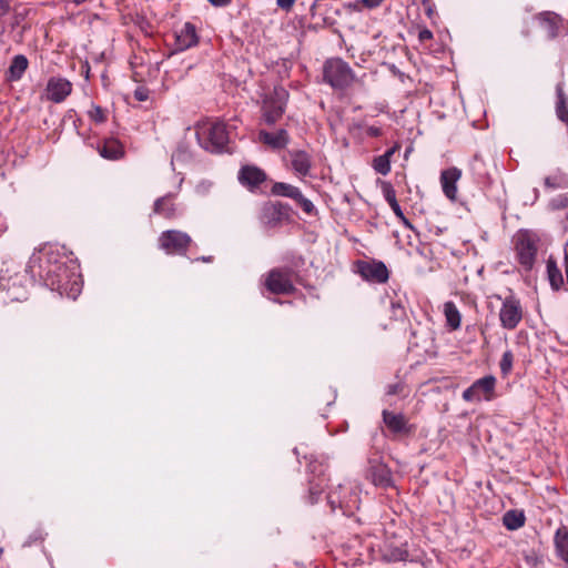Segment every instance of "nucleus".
<instances>
[{"mask_svg":"<svg viewBox=\"0 0 568 568\" xmlns=\"http://www.w3.org/2000/svg\"><path fill=\"white\" fill-rule=\"evenodd\" d=\"M292 271L288 268H273L264 280L266 290L275 295L293 294L296 288L292 282Z\"/></svg>","mask_w":568,"mask_h":568,"instance_id":"obj_8","label":"nucleus"},{"mask_svg":"<svg viewBox=\"0 0 568 568\" xmlns=\"http://www.w3.org/2000/svg\"><path fill=\"white\" fill-rule=\"evenodd\" d=\"M418 39L420 42H425L433 39V32L428 30L427 28H424L419 30L418 32Z\"/></svg>","mask_w":568,"mask_h":568,"instance_id":"obj_46","label":"nucleus"},{"mask_svg":"<svg viewBox=\"0 0 568 568\" xmlns=\"http://www.w3.org/2000/svg\"><path fill=\"white\" fill-rule=\"evenodd\" d=\"M355 272L367 282L384 284L389 278V271L386 264L382 261L358 260L354 263Z\"/></svg>","mask_w":568,"mask_h":568,"instance_id":"obj_10","label":"nucleus"},{"mask_svg":"<svg viewBox=\"0 0 568 568\" xmlns=\"http://www.w3.org/2000/svg\"><path fill=\"white\" fill-rule=\"evenodd\" d=\"M398 150L399 145L395 144L393 148L388 149L384 154L376 156L373 160L374 170L382 175H387L390 172V158Z\"/></svg>","mask_w":568,"mask_h":568,"instance_id":"obj_26","label":"nucleus"},{"mask_svg":"<svg viewBox=\"0 0 568 568\" xmlns=\"http://www.w3.org/2000/svg\"><path fill=\"white\" fill-rule=\"evenodd\" d=\"M212 6L214 7H225L227 6L232 0H207Z\"/></svg>","mask_w":568,"mask_h":568,"instance_id":"obj_50","label":"nucleus"},{"mask_svg":"<svg viewBox=\"0 0 568 568\" xmlns=\"http://www.w3.org/2000/svg\"><path fill=\"white\" fill-rule=\"evenodd\" d=\"M503 523L506 528L509 530H516L524 526L525 524V516L523 513H518L516 510H509L507 511L503 517Z\"/></svg>","mask_w":568,"mask_h":568,"instance_id":"obj_33","label":"nucleus"},{"mask_svg":"<svg viewBox=\"0 0 568 568\" xmlns=\"http://www.w3.org/2000/svg\"><path fill=\"white\" fill-rule=\"evenodd\" d=\"M474 386L476 387L479 396L481 394L487 400H490L494 396L495 387H496V378L493 375L484 376L477 381H475Z\"/></svg>","mask_w":568,"mask_h":568,"instance_id":"obj_28","label":"nucleus"},{"mask_svg":"<svg viewBox=\"0 0 568 568\" xmlns=\"http://www.w3.org/2000/svg\"><path fill=\"white\" fill-rule=\"evenodd\" d=\"M470 170L476 175L478 182H485L488 180V172L485 168V162L480 158L474 156L470 162Z\"/></svg>","mask_w":568,"mask_h":568,"instance_id":"obj_34","label":"nucleus"},{"mask_svg":"<svg viewBox=\"0 0 568 568\" xmlns=\"http://www.w3.org/2000/svg\"><path fill=\"white\" fill-rule=\"evenodd\" d=\"M383 422L388 430L394 435H408L412 433V426L404 414H395L387 409L382 413Z\"/></svg>","mask_w":568,"mask_h":568,"instance_id":"obj_14","label":"nucleus"},{"mask_svg":"<svg viewBox=\"0 0 568 568\" xmlns=\"http://www.w3.org/2000/svg\"><path fill=\"white\" fill-rule=\"evenodd\" d=\"M514 243L518 263L524 267L525 271H531L535 265L538 252L536 236L528 231H520L515 236Z\"/></svg>","mask_w":568,"mask_h":568,"instance_id":"obj_4","label":"nucleus"},{"mask_svg":"<svg viewBox=\"0 0 568 568\" xmlns=\"http://www.w3.org/2000/svg\"><path fill=\"white\" fill-rule=\"evenodd\" d=\"M295 1L296 0H276V4L285 12H290L294 7Z\"/></svg>","mask_w":568,"mask_h":568,"instance_id":"obj_41","label":"nucleus"},{"mask_svg":"<svg viewBox=\"0 0 568 568\" xmlns=\"http://www.w3.org/2000/svg\"><path fill=\"white\" fill-rule=\"evenodd\" d=\"M557 103L556 114L558 119L568 126V98L564 92L562 83L556 85Z\"/></svg>","mask_w":568,"mask_h":568,"instance_id":"obj_27","label":"nucleus"},{"mask_svg":"<svg viewBox=\"0 0 568 568\" xmlns=\"http://www.w3.org/2000/svg\"><path fill=\"white\" fill-rule=\"evenodd\" d=\"M462 176V171L458 168H449L440 173V183L444 194L452 201L456 200L457 186L456 183Z\"/></svg>","mask_w":568,"mask_h":568,"instance_id":"obj_16","label":"nucleus"},{"mask_svg":"<svg viewBox=\"0 0 568 568\" xmlns=\"http://www.w3.org/2000/svg\"><path fill=\"white\" fill-rule=\"evenodd\" d=\"M408 550L402 547H388L382 555V560L385 562L406 561L408 559Z\"/></svg>","mask_w":568,"mask_h":568,"instance_id":"obj_31","label":"nucleus"},{"mask_svg":"<svg viewBox=\"0 0 568 568\" xmlns=\"http://www.w3.org/2000/svg\"><path fill=\"white\" fill-rule=\"evenodd\" d=\"M288 154L294 172L301 176L310 175L312 169V156L303 150H292Z\"/></svg>","mask_w":568,"mask_h":568,"instance_id":"obj_18","label":"nucleus"},{"mask_svg":"<svg viewBox=\"0 0 568 568\" xmlns=\"http://www.w3.org/2000/svg\"><path fill=\"white\" fill-rule=\"evenodd\" d=\"M7 229H8V225H7L6 221L2 217H0V235L3 234L7 231Z\"/></svg>","mask_w":568,"mask_h":568,"instance_id":"obj_51","label":"nucleus"},{"mask_svg":"<svg viewBox=\"0 0 568 568\" xmlns=\"http://www.w3.org/2000/svg\"><path fill=\"white\" fill-rule=\"evenodd\" d=\"M134 98L141 102L146 101L149 99V91L144 88H138L134 91Z\"/></svg>","mask_w":568,"mask_h":568,"instance_id":"obj_43","label":"nucleus"},{"mask_svg":"<svg viewBox=\"0 0 568 568\" xmlns=\"http://www.w3.org/2000/svg\"><path fill=\"white\" fill-rule=\"evenodd\" d=\"M547 274L550 285L554 290H559L564 284L561 271L558 268L556 261L551 257L547 261Z\"/></svg>","mask_w":568,"mask_h":568,"instance_id":"obj_32","label":"nucleus"},{"mask_svg":"<svg viewBox=\"0 0 568 568\" xmlns=\"http://www.w3.org/2000/svg\"><path fill=\"white\" fill-rule=\"evenodd\" d=\"M30 11L31 10L29 8H27L22 4L16 6L13 8V16H12V20L10 23L11 29L19 27L27 19Z\"/></svg>","mask_w":568,"mask_h":568,"instance_id":"obj_37","label":"nucleus"},{"mask_svg":"<svg viewBox=\"0 0 568 568\" xmlns=\"http://www.w3.org/2000/svg\"><path fill=\"white\" fill-rule=\"evenodd\" d=\"M324 487V478H320L318 480H310L308 500L311 504H315L318 500V497L323 493Z\"/></svg>","mask_w":568,"mask_h":568,"instance_id":"obj_35","label":"nucleus"},{"mask_svg":"<svg viewBox=\"0 0 568 568\" xmlns=\"http://www.w3.org/2000/svg\"><path fill=\"white\" fill-rule=\"evenodd\" d=\"M367 477L376 486L386 488L393 485L392 471L383 463H371Z\"/></svg>","mask_w":568,"mask_h":568,"instance_id":"obj_17","label":"nucleus"},{"mask_svg":"<svg viewBox=\"0 0 568 568\" xmlns=\"http://www.w3.org/2000/svg\"><path fill=\"white\" fill-rule=\"evenodd\" d=\"M555 550L557 556L568 564V529L558 528L554 537Z\"/></svg>","mask_w":568,"mask_h":568,"instance_id":"obj_25","label":"nucleus"},{"mask_svg":"<svg viewBox=\"0 0 568 568\" xmlns=\"http://www.w3.org/2000/svg\"><path fill=\"white\" fill-rule=\"evenodd\" d=\"M44 538L42 536V534L39 531L34 535V540H39V541H42Z\"/></svg>","mask_w":568,"mask_h":568,"instance_id":"obj_53","label":"nucleus"},{"mask_svg":"<svg viewBox=\"0 0 568 568\" xmlns=\"http://www.w3.org/2000/svg\"><path fill=\"white\" fill-rule=\"evenodd\" d=\"M99 154L106 160H119L124 155V148L116 139H105L102 144L98 145Z\"/></svg>","mask_w":568,"mask_h":568,"instance_id":"obj_21","label":"nucleus"},{"mask_svg":"<svg viewBox=\"0 0 568 568\" xmlns=\"http://www.w3.org/2000/svg\"><path fill=\"white\" fill-rule=\"evenodd\" d=\"M47 266L40 265V277L44 284L51 290L59 292L60 295L75 298L81 292L80 275L71 272L64 263L54 261L47 255Z\"/></svg>","mask_w":568,"mask_h":568,"instance_id":"obj_1","label":"nucleus"},{"mask_svg":"<svg viewBox=\"0 0 568 568\" xmlns=\"http://www.w3.org/2000/svg\"><path fill=\"white\" fill-rule=\"evenodd\" d=\"M326 465L315 458L314 456H310L308 463H307V469L311 474H313L318 480L320 478H324Z\"/></svg>","mask_w":568,"mask_h":568,"instance_id":"obj_36","label":"nucleus"},{"mask_svg":"<svg viewBox=\"0 0 568 568\" xmlns=\"http://www.w3.org/2000/svg\"><path fill=\"white\" fill-rule=\"evenodd\" d=\"M349 10L361 12L364 8V4L361 3V0H356L349 4L346 6Z\"/></svg>","mask_w":568,"mask_h":568,"instance_id":"obj_48","label":"nucleus"},{"mask_svg":"<svg viewBox=\"0 0 568 568\" xmlns=\"http://www.w3.org/2000/svg\"><path fill=\"white\" fill-rule=\"evenodd\" d=\"M463 399L466 402L480 400V396L474 384L463 392Z\"/></svg>","mask_w":568,"mask_h":568,"instance_id":"obj_40","label":"nucleus"},{"mask_svg":"<svg viewBox=\"0 0 568 568\" xmlns=\"http://www.w3.org/2000/svg\"><path fill=\"white\" fill-rule=\"evenodd\" d=\"M91 121L95 123H104L106 121L105 110L97 104H92L91 110L88 112Z\"/></svg>","mask_w":568,"mask_h":568,"instance_id":"obj_39","label":"nucleus"},{"mask_svg":"<svg viewBox=\"0 0 568 568\" xmlns=\"http://www.w3.org/2000/svg\"><path fill=\"white\" fill-rule=\"evenodd\" d=\"M73 85L65 78L51 77L45 85L47 100L53 103H62L72 92Z\"/></svg>","mask_w":568,"mask_h":568,"instance_id":"obj_13","label":"nucleus"},{"mask_svg":"<svg viewBox=\"0 0 568 568\" xmlns=\"http://www.w3.org/2000/svg\"><path fill=\"white\" fill-rule=\"evenodd\" d=\"M28 67L29 61L24 54L14 55L6 73L7 81L17 82L21 80Z\"/></svg>","mask_w":568,"mask_h":568,"instance_id":"obj_22","label":"nucleus"},{"mask_svg":"<svg viewBox=\"0 0 568 568\" xmlns=\"http://www.w3.org/2000/svg\"><path fill=\"white\" fill-rule=\"evenodd\" d=\"M498 300L501 301L499 310L500 326L507 331H514L524 318V308L519 298L514 294H509L505 298L499 295Z\"/></svg>","mask_w":568,"mask_h":568,"instance_id":"obj_6","label":"nucleus"},{"mask_svg":"<svg viewBox=\"0 0 568 568\" xmlns=\"http://www.w3.org/2000/svg\"><path fill=\"white\" fill-rule=\"evenodd\" d=\"M27 282L28 275L26 272L0 276V287L6 292V298L9 301H21L24 297Z\"/></svg>","mask_w":568,"mask_h":568,"instance_id":"obj_11","label":"nucleus"},{"mask_svg":"<svg viewBox=\"0 0 568 568\" xmlns=\"http://www.w3.org/2000/svg\"><path fill=\"white\" fill-rule=\"evenodd\" d=\"M176 47L179 50H186L199 42L196 28L191 22H185L180 31L175 34Z\"/></svg>","mask_w":568,"mask_h":568,"instance_id":"obj_19","label":"nucleus"},{"mask_svg":"<svg viewBox=\"0 0 568 568\" xmlns=\"http://www.w3.org/2000/svg\"><path fill=\"white\" fill-rule=\"evenodd\" d=\"M513 363H514V354L510 349H507L504 352L501 359L499 362L500 373L504 377L509 375V373L513 369Z\"/></svg>","mask_w":568,"mask_h":568,"instance_id":"obj_38","label":"nucleus"},{"mask_svg":"<svg viewBox=\"0 0 568 568\" xmlns=\"http://www.w3.org/2000/svg\"><path fill=\"white\" fill-rule=\"evenodd\" d=\"M384 1L385 0H361V3L364 4V8L372 10L382 6Z\"/></svg>","mask_w":568,"mask_h":568,"instance_id":"obj_44","label":"nucleus"},{"mask_svg":"<svg viewBox=\"0 0 568 568\" xmlns=\"http://www.w3.org/2000/svg\"><path fill=\"white\" fill-rule=\"evenodd\" d=\"M159 247L170 255H185L192 244L191 236L179 230H168L160 234Z\"/></svg>","mask_w":568,"mask_h":568,"instance_id":"obj_7","label":"nucleus"},{"mask_svg":"<svg viewBox=\"0 0 568 568\" xmlns=\"http://www.w3.org/2000/svg\"><path fill=\"white\" fill-rule=\"evenodd\" d=\"M444 314L446 323L452 331H456L460 327L462 315L454 302L448 301L444 304Z\"/></svg>","mask_w":568,"mask_h":568,"instance_id":"obj_29","label":"nucleus"},{"mask_svg":"<svg viewBox=\"0 0 568 568\" xmlns=\"http://www.w3.org/2000/svg\"><path fill=\"white\" fill-rule=\"evenodd\" d=\"M153 212L164 219L171 220L176 216V205L174 203V196L166 194L159 197L153 205Z\"/></svg>","mask_w":568,"mask_h":568,"instance_id":"obj_24","label":"nucleus"},{"mask_svg":"<svg viewBox=\"0 0 568 568\" xmlns=\"http://www.w3.org/2000/svg\"><path fill=\"white\" fill-rule=\"evenodd\" d=\"M196 261L212 262L213 261V256H202V257L196 258Z\"/></svg>","mask_w":568,"mask_h":568,"instance_id":"obj_52","label":"nucleus"},{"mask_svg":"<svg viewBox=\"0 0 568 568\" xmlns=\"http://www.w3.org/2000/svg\"><path fill=\"white\" fill-rule=\"evenodd\" d=\"M397 217L400 220V222L404 224V226H405V227H407V229H409V230H412V231H414V230H415L414 225H413V224L410 223V221H409V220L404 215V213H403V212H402V216H397Z\"/></svg>","mask_w":568,"mask_h":568,"instance_id":"obj_49","label":"nucleus"},{"mask_svg":"<svg viewBox=\"0 0 568 568\" xmlns=\"http://www.w3.org/2000/svg\"><path fill=\"white\" fill-rule=\"evenodd\" d=\"M258 139L274 150L284 149L290 142V135L285 129H280L275 133L262 130L258 133Z\"/></svg>","mask_w":568,"mask_h":568,"instance_id":"obj_20","label":"nucleus"},{"mask_svg":"<svg viewBox=\"0 0 568 568\" xmlns=\"http://www.w3.org/2000/svg\"><path fill=\"white\" fill-rule=\"evenodd\" d=\"M2 554V549H0V555Z\"/></svg>","mask_w":568,"mask_h":568,"instance_id":"obj_54","label":"nucleus"},{"mask_svg":"<svg viewBox=\"0 0 568 568\" xmlns=\"http://www.w3.org/2000/svg\"><path fill=\"white\" fill-rule=\"evenodd\" d=\"M239 181L242 185L254 190L266 181V174L257 166L244 165L239 172Z\"/></svg>","mask_w":568,"mask_h":568,"instance_id":"obj_15","label":"nucleus"},{"mask_svg":"<svg viewBox=\"0 0 568 568\" xmlns=\"http://www.w3.org/2000/svg\"><path fill=\"white\" fill-rule=\"evenodd\" d=\"M195 136L202 149L211 153L227 151L229 132L222 121L203 120L195 124Z\"/></svg>","mask_w":568,"mask_h":568,"instance_id":"obj_2","label":"nucleus"},{"mask_svg":"<svg viewBox=\"0 0 568 568\" xmlns=\"http://www.w3.org/2000/svg\"><path fill=\"white\" fill-rule=\"evenodd\" d=\"M382 191H383V195L386 200V202L389 204L390 209L393 210L394 214L396 216H402V209L397 202V199H396V191L395 189L393 187L392 183L389 182H383L382 183Z\"/></svg>","mask_w":568,"mask_h":568,"instance_id":"obj_30","label":"nucleus"},{"mask_svg":"<svg viewBox=\"0 0 568 568\" xmlns=\"http://www.w3.org/2000/svg\"><path fill=\"white\" fill-rule=\"evenodd\" d=\"M366 132L367 135L372 138H377L382 135V129L378 126H368Z\"/></svg>","mask_w":568,"mask_h":568,"instance_id":"obj_47","label":"nucleus"},{"mask_svg":"<svg viewBox=\"0 0 568 568\" xmlns=\"http://www.w3.org/2000/svg\"><path fill=\"white\" fill-rule=\"evenodd\" d=\"M272 194L277 196H285L294 200L306 214H312L315 211V206L306 199L301 190L292 184L284 182H276L271 189Z\"/></svg>","mask_w":568,"mask_h":568,"instance_id":"obj_12","label":"nucleus"},{"mask_svg":"<svg viewBox=\"0 0 568 568\" xmlns=\"http://www.w3.org/2000/svg\"><path fill=\"white\" fill-rule=\"evenodd\" d=\"M422 4L423 7L425 8V13L426 16L432 19L434 17V6L433 3L430 2V0H422Z\"/></svg>","mask_w":568,"mask_h":568,"instance_id":"obj_45","label":"nucleus"},{"mask_svg":"<svg viewBox=\"0 0 568 568\" xmlns=\"http://www.w3.org/2000/svg\"><path fill=\"white\" fill-rule=\"evenodd\" d=\"M537 19L549 39H555L558 36L561 23V19L558 14L545 11L539 13Z\"/></svg>","mask_w":568,"mask_h":568,"instance_id":"obj_23","label":"nucleus"},{"mask_svg":"<svg viewBox=\"0 0 568 568\" xmlns=\"http://www.w3.org/2000/svg\"><path fill=\"white\" fill-rule=\"evenodd\" d=\"M403 385L400 383L390 384L387 386L386 394L387 395H397L403 392Z\"/></svg>","mask_w":568,"mask_h":568,"instance_id":"obj_42","label":"nucleus"},{"mask_svg":"<svg viewBox=\"0 0 568 568\" xmlns=\"http://www.w3.org/2000/svg\"><path fill=\"white\" fill-rule=\"evenodd\" d=\"M291 211L288 204L280 201H267L262 205L258 219L265 229H277L291 221Z\"/></svg>","mask_w":568,"mask_h":568,"instance_id":"obj_5","label":"nucleus"},{"mask_svg":"<svg viewBox=\"0 0 568 568\" xmlns=\"http://www.w3.org/2000/svg\"><path fill=\"white\" fill-rule=\"evenodd\" d=\"M286 95L287 92L284 89L275 88L273 93L263 100L262 114L268 125L275 124L284 114Z\"/></svg>","mask_w":568,"mask_h":568,"instance_id":"obj_9","label":"nucleus"},{"mask_svg":"<svg viewBox=\"0 0 568 568\" xmlns=\"http://www.w3.org/2000/svg\"><path fill=\"white\" fill-rule=\"evenodd\" d=\"M323 80L333 89L344 90L352 85L355 74L347 62L341 58H331L324 62Z\"/></svg>","mask_w":568,"mask_h":568,"instance_id":"obj_3","label":"nucleus"}]
</instances>
